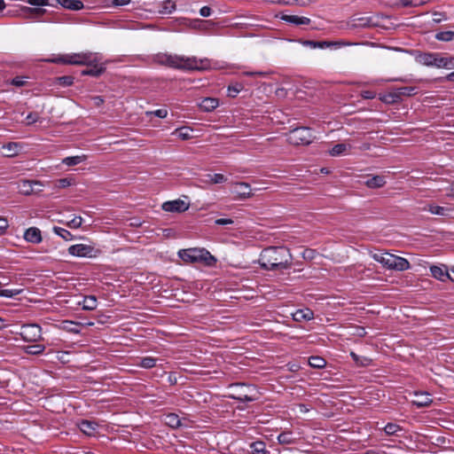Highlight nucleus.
<instances>
[{
    "label": "nucleus",
    "mask_w": 454,
    "mask_h": 454,
    "mask_svg": "<svg viewBox=\"0 0 454 454\" xmlns=\"http://www.w3.org/2000/svg\"><path fill=\"white\" fill-rule=\"evenodd\" d=\"M153 61L159 65L183 71H201L209 67V62L207 59L176 54L158 53L153 57Z\"/></svg>",
    "instance_id": "1"
},
{
    "label": "nucleus",
    "mask_w": 454,
    "mask_h": 454,
    "mask_svg": "<svg viewBox=\"0 0 454 454\" xmlns=\"http://www.w3.org/2000/svg\"><path fill=\"white\" fill-rule=\"evenodd\" d=\"M292 254L286 247H270L262 250L259 262L265 270L287 269L292 264Z\"/></svg>",
    "instance_id": "2"
},
{
    "label": "nucleus",
    "mask_w": 454,
    "mask_h": 454,
    "mask_svg": "<svg viewBox=\"0 0 454 454\" xmlns=\"http://www.w3.org/2000/svg\"><path fill=\"white\" fill-rule=\"evenodd\" d=\"M44 61L55 64L83 66L91 65L95 61V56L91 52L61 54L45 59Z\"/></svg>",
    "instance_id": "3"
},
{
    "label": "nucleus",
    "mask_w": 454,
    "mask_h": 454,
    "mask_svg": "<svg viewBox=\"0 0 454 454\" xmlns=\"http://www.w3.org/2000/svg\"><path fill=\"white\" fill-rule=\"evenodd\" d=\"M178 256L185 262H202L205 265L211 266L215 262V258L204 248H188L181 249Z\"/></svg>",
    "instance_id": "4"
},
{
    "label": "nucleus",
    "mask_w": 454,
    "mask_h": 454,
    "mask_svg": "<svg viewBox=\"0 0 454 454\" xmlns=\"http://www.w3.org/2000/svg\"><path fill=\"white\" fill-rule=\"evenodd\" d=\"M286 136L287 142L294 145H308L315 138L310 129L306 127L294 129Z\"/></svg>",
    "instance_id": "5"
},
{
    "label": "nucleus",
    "mask_w": 454,
    "mask_h": 454,
    "mask_svg": "<svg viewBox=\"0 0 454 454\" xmlns=\"http://www.w3.org/2000/svg\"><path fill=\"white\" fill-rule=\"evenodd\" d=\"M237 393L231 395V398L242 401V402H253L256 401L260 397V392L253 386H246L244 384H237Z\"/></svg>",
    "instance_id": "6"
},
{
    "label": "nucleus",
    "mask_w": 454,
    "mask_h": 454,
    "mask_svg": "<svg viewBox=\"0 0 454 454\" xmlns=\"http://www.w3.org/2000/svg\"><path fill=\"white\" fill-rule=\"evenodd\" d=\"M191 205L188 197L184 196L183 199L179 198L173 200H168L161 205L162 210L172 214H180L185 212Z\"/></svg>",
    "instance_id": "7"
},
{
    "label": "nucleus",
    "mask_w": 454,
    "mask_h": 454,
    "mask_svg": "<svg viewBox=\"0 0 454 454\" xmlns=\"http://www.w3.org/2000/svg\"><path fill=\"white\" fill-rule=\"evenodd\" d=\"M21 338L27 342H35L42 338V329L36 324L23 325L20 333Z\"/></svg>",
    "instance_id": "8"
},
{
    "label": "nucleus",
    "mask_w": 454,
    "mask_h": 454,
    "mask_svg": "<svg viewBox=\"0 0 454 454\" xmlns=\"http://www.w3.org/2000/svg\"><path fill=\"white\" fill-rule=\"evenodd\" d=\"M383 267L388 270L403 271L410 268V262L405 258L388 253Z\"/></svg>",
    "instance_id": "9"
},
{
    "label": "nucleus",
    "mask_w": 454,
    "mask_h": 454,
    "mask_svg": "<svg viewBox=\"0 0 454 454\" xmlns=\"http://www.w3.org/2000/svg\"><path fill=\"white\" fill-rule=\"evenodd\" d=\"M441 54L435 52H421L419 53L415 59L416 61L426 67H434L439 68Z\"/></svg>",
    "instance_id": "10"
},
{
    "label": "nucleus",
    "mask_w": 454,
    "mask_h": 454,
    "mask_svg": "<svg viewBox=\"0 0 454 454\" xmlns=\"http://www.w3.org/2000/svg\"><path fill=\"white\" fill-rule=\"evenodd\" d=\"M35 186L43 187V184L37 180H21L18 183V191L22 195H31L32 193H38L43 189H35Z\"/></svg>",
    "instance_id": "11"
},
{
    "label": "nucleus",
    "mask_w": 454,
    "mask_h": 454,
    "mask_svg": "<svg viewBox=\"0 0 454 454\" xmlns=\"http://www.w3.org/2000/svg\"><path fill=\"white\" fill-rule=\"evenodd\" d=\"M352 26L359 27H375L378 25L375 16L354 15L351 18Z\"/></svg>",
    "instance_id": "12"
},
{
    "label": "nucleus",
    "mask_w": 454,
    "mask_h": 454,
    "mask_svg": "<svg viewBox=\"0 0 454 454\" xmlns=\"http://www.w3.org/2000/svg\"><path fill=\"white\" fill-rule=\"evenodd\" d=\"M430 271L432 276L438 280L444 282L447 279H451L452 281H454V279L451 278V277L450 276L445 266H431Z\"/></svg>",
    "instance_id": "13"
},
{
    "label": "nucleus",
    "mask_w": 454,
    "mask_h": 454,
    "mask_svg": "<svg viewBox=\"0 0 454 454\" xmlns=\"http://www.w3.org/2000/svg\"><path fill=\"white\" fill-rule=\"evenodd\" d=\"M412 403L419 408L428 406L432 403L430 395L427 392H416Z\"/></svg>",
    "instance_id": "14"
},
{
    "label": "nucleus",
    "mask_w": 454,
    "mask_h": 454,
    "mask_svg": "<svg viewBox=\"0 0 454 454\" xmlns=\"http://www.w3.org/2000/svg\"><path fill=\"white\" fill-rule=\"evenodd\" d=\"M234 192L240 199H247L252 196L251 187L247 183H237Z\"/></svg>",
    "instance_id": "15"
},
{
    "label": "nucleus",
    "mask_w": 454,
    "mask_h": 454,
    "mask_svg": "<svg viewBox=\"0 0 454 454\" xmlns=\"http://www.w3.org/2000/svg\"><path fill=\"white\" fill-rule=\"evenodd\" d=\"M281 19L288 23H292L296 26L309 25L311 22L309 18L298 15H283Z\"/></svg>",
    "instance_id": "16"
},
{
    "label": "nucleus",
    "mask_w": 454,
    "mask_h": 454,
    "mask_svg": "<svg viewBox=\"0 0 454 454\" xmlns=\"http://www.w3.org/2000/svg\"><path fill=\"white\" fill-rule=\"evenodd\" d=\"M351 148H352V145L350 144L340 143V144L335 145L329 151V154L333 157L348 154V152L351 150Z\"/></svg>",
    "instance_id": "17"
},
{
    "label": "nucleus",
    "mask_w": 454,
    "mask_h": 454,
    "mask_svg": "<svg viewBox=\"0 0 454 454\" xmlns=\"http://www.w3.org/2000/svg\"><path fill=\"white\" fill-rule=\"evenodd\" d=\"M20 10L25 14V18L27 19H37L46 12L45 9L32 8L28 6H22Z\"/></svg>",
    "instance_id": "18"
},
{
    "label": "nucleus",
    "mask_w": 454,
    "mask_h": 454,
    "mask_svg": "<svg viewBox=\"0 0 454 454\" xmlns=\"http://www.w3.org/2000/svg\"><path fill=\"white\" fill-rule=\"evenodd\" d=\"M24 239L31 243H39L42 241V236L39 229H26L23 232Z\"/></svg>",
    "instance_id": "19"
},
{
    "label": "nucleus",
    "mask_w": 454,
    "mask_h": 454,
    "mask_svg": "<svg viewBox=\"0 0 454 454\" xmlns=\"http://www.w3.org/2000/svg\"><path fill=\"white\" fill-rule=\"evenodd\" d=\"M293 319L297 322L308 321L313 318V311L309 309H297L292 314Z\"/></svg>",
    "instance_id": "20"
},
{
    "label": "nucleus",
    "mask_w": 454,
    "mask_h": 454,
    "mask_svg": "<svg viewBox=\"0 0 454 454\" xmlns=\"http://www.w3.org/2000/svg\"><path fill=\"white\" fill-rule=\"evenodd\" d=\"M69 253L75 256H86L91 251V247L86 245L78 244L71 246L68 249Z\"/></svg>",
    "instance_id": "21"
},
{
    "label": "nucleus",
    "mask_w": 454,
    "mask_h": 454,
    "mask_svg": "<svg viewBox=\"0 0 454 454\" xmlns=\"http://www.w3.org/2000/svg\"><path fill=\"white\" fill-rule=\"evenodd\" d=\"M199 106L203 111L211 112L219 106V101L215 98H205Z\"/></svg>",
    "instance_id": "22"
},
{
    "label": "nucleus",
    "mask_w": 454,
    "mask_h": 454,
    "mask_svg": "<svg viewBox=\"0 0 454 454\" xmlns=\"http://www.w3.org/2000/svg\"><path fill=\"white\" fill-rule=\"evenodd\" d=\"M59 4L66 9L79 11L83 8V4L80 0H56Z\"/></svg>",
    "instance_id": "23"
},
{
    "label": "nucleus",
    "mask_w": 454,
    "mask_h": 454,
    "mask_svg": "<svg viewBox=\"0 0 454 454\" xmlns=\"http://www.w3.org/2000/svg\"><path fill=\"white\" fill-rule=\"evenodd\" d=\"M386 184V180L383 176H373L365 181V185L371 189L383 187Z\"/></svg>",
    "instance_id": "24"
},
{
    "label": "nucleus",
    "mask_w": 454,
    "mask_h": 454,
    "mask_svg": "<svg viewBox=\"0 0 454 454\" xmlns=\"http://www.w3.org/2000/svg\"><path fill=\"white\" fill-rule=\"evenodd\" d=\"M78 304L82 307L84 310H94L97 308L98 301L94 295L85 296L82 301H78Z\"/></svg>",
    "instance_id": "25"
},
{
    "label": "nucleus",
    "mask_w": 454,
    "mask_h": 454,
    "mask_svg": "<svg viewBox=\"0 0 454 454\" xmlns=\"http://www.w3.org/2000/svg\"><path fill=\"white\" fill-rule=\"evenodd\" d=\"M227 181V178L223 174H207L202 182L206 184H223Z\"/></svg>",
    "instance_id": "26"
},
{
    "label": "nucleus",
    "mask_w": 454,
    "mask_h": 454,
    "mask_svg": "<svg viewBox=\"0 0 454 454\" xmlns=\"http://www.w3.org/2000/svg\"><path fill=\"white\" fill-rule=\"evenodd\" d=\"M87 160V156L85 154L76 155V156H69L66 157L62 160V163L67 166H75L78 165Z\"/></svg>",
    "instance_id": "27"
},
{
    "label": "nucleus",
    "mask_w": 454,
    "mask_h": 454,
    "mask_svg": "<svg viewBox=\"0 0 454 454\" xmlns=\"http://www.w3.org/2000/svg\"><path fill=\"white\" fill-rule=\"evenodd\" d=\"M165 424L172 428H178L183 426L180 418L174 413L168 414L165 417Z\"/></svg>",
    "instance_id": "28"
},
{
    "label": "nucleus",
    "mask_w": 454,
    "mask_h": 454,
    "mask_svg": "<svg viewBox=\"0 0 454 454\" xmlns=\"http://www.w3.org/2000/svg\"><path fill=\"white\" fill-rule=\"evenodd\" d=\"M21 148L20 145L18 143H8L3 146V150L4 151V154L8 157H12L16 155L20 149Z\"/></svg>",
    "instance_id": "29"
},
{
    "label": "nucleus",
    "mask_w": 454,
    "mask_h": 454,
    "mask_svg": "<svg viewBox=\"0 0 454 454\" xmlns=\"http://www.w3.org/2000/svg\"><path fill=\"white\" fill-rule=\"evenodd\" d=\"M176 10V4L173 0H164L160 4L159 12L160 14H170Z\"/></svg>",
    "instance_id": "30"
},
{
    "label": "nucleus",
    "mask_w": 454,
    "mask_h": 454,
    "mask_svg": "<svg viewBox=\"0 0 454 454\" xmlns=\"http://www.w3.org/2000/svg\"><path fill=\"white\" fill-rule=\"evenodd\" d=\"M379 98L386 104H395L399 102L398 95L396 93V90H394L391 92H388L387 94H380Z\"/></svg>",
    "instance_id": "31"
},
{
    "label": "nucleus",
    "mask_w": 454,
    "mask_h": 454,
    "mask_svg": "<svg viewBox=\"0 0 454 454\" xmlns=\"http://www.w3.org/2000/svg\"><path fill=\"white\" fill-rule=\"evenodd\" d=\"M79 428L83 434L91 435L96 430V424L88 420H82L79 424Z\"/></svg>",
    "instance_id": "32"
},
{
    "label": "nucleus",
    "mask_w": 454,
    "mask_h": 454,
    "mask_svg": "<svg viewBox=\"0 0 454 454\" xmlns=\"http://www.w3.org/2000/svg\"><path fill=\"white\" fill-rule=\"evenodd\" d=\"M278 441L281 444H292L295 442V438L292 432L285 431L278 434Z\"/></svg>",
    "instance_id": "33"
},
{
    "label": "nucleus",
    "mask_w": 454,
    "mask_h": 454,
    "mask_svg": "<svg viewBox=\"0 0 454 454\" xmlns=\"http://www.w3.org/2000/svg\"><path fill=\"white\" fill-rule=\"evenodd\" d=\"M395 90L399 100H402L403 97H410L417 93L415 87H400L395 89Z\"/></svg>",
    "instance_id": "34"
},
{
    "label": "nucleus",
    "mask_w": 454,
    "mask_h": 454,
    "mask_svg": "<svg viewBox=\"0 0 454 454\" xmlns=\"http://www.w3.org/2000/svg\"><path fill=\"white\" fill-rule=\"evenodd\" d=\"M426 210L430 212L433 215H447L448 212L450 211L449 208L440 207L437 205H428L427 207H425Z\"/></svg>",
    "instance_id": "35"
},
{
    "label": "nucleus",
    "mask_w": 454,
    "mask_h": 454,
    "mask_svg": "<svg viewBox=\"0 0 454 454\" xmlns=\"http://www.w3.org/2000/svg\"><path fill=\"white\" fill-rule=\"evenodd\" d=\"M24 350L27 354L29 355H40L43 354L45 350V346L41 344L30 345L25 347Z\"/></svg>",
    "instance_id": "36"
},
{
    "label": "nucleus",
    "mask_w": 454,
    "mask_h": 454,
    "mask_svg": "<svg viewBox=\"0 0 454 454\" xmlns=\"http://www.w3.org/2000/svg\"><path fill=\"white\" fill-rule=\"evenodd\" d=\"M309 364L313 368L321 369L325 366L326 362L321 356H310L309 358Z\"/></svg>",
    "instance_id": "37"
},
{
    "label": "nucleus",
    "mask_w": 454,
    "mask_h": 454,
    "mask_svg": "<svg viewBox=\"0 0 454 454\" xmlns=\"http://www.w3.org/2000/svg\"><path fill=\"white\" fill-rule=\"evenodd\" d=\"M435 39L442 42L454 41V31H442L435 35Z\"/></svg>",
    "instance_id": "38"
},
{
    "label": "nucleus",
    "mask_w": 454,
    "mask_h": 454,
    "mask_svg": "<svg viewBox=\"0 0 454 454\" xmlns=\"http://www.w3.org/2000/svg\"><path fill=\"white\" fill-rule=\"evenodd\" d=\"M439 68L454 69V57H442L441 55Z\"/></svg>",
    "instance_id": "39"
},
{
    "label": "nucleus",
    "mask_w": 454,
    "mask_h": 454,
    "mask_svg": "<svg viewBox=\"0 0 454 454\" xmlns=\"http://www.w3.org/2000/svg\"><path fill=\"white\" fill-rule=\"evenodd\" d=\"M104 71H105V68L102 67H94L92 68H88V69L82 70V74L98 77L101 74H103Z\"/></svg>",
    "instance_id": "40"
},
{
    "label": "nucleus",
    "mask_w": 454,
    "mask_h": 454,
    "mask_svg": "<svg viewBox=\"0 0 454 454\" xmlns=\"http://www.w3.org/2000/svg\"><path fill=\"white\" fill-rule=\"evenodd\" d=\"M387 252H382V251H377V252H371L370 254L372 256V258L380 262V264H382L384 266L385 264V261H386V258H387Z\"/></svg>",
    "instance_id": "41"
},
{
    "label": "nucleus",
    "mask_w": 454,
    "mask_h": 454,
    "mask_svg": "<svg viewBox=\"0 0 454 454\" xmlns=\"http://www.w3.org/2000/svg\"><path fill=\"white\" fill-rule=\"evenodd\" d=\"M253 454H264L266 452L265 443L262 442H255L251 444Z\"/></svg>",
    "instance_id": "42"
},
{
    "label": "nucleus",
    "mask_w": 454,
    "mask_h": 454,
    "mask_svg": "<svg viewBox=\"0 0 454 454\" xmlns=\"http://www.w3.org/2000/svg\"><path fill=\"white\" fill-rule=\"evenodd\" d=\"M156 359L151 356H146L141 359L140 366L143 368L150 369L155 366Z\"/></svg>",
    "instance_id": "43"
},
{
    "label": "nucleus",
    "mask_w": 454,
    "mask_h": 454,
    "mask_svg": "<svg viewBox=\"0 0 454 454\" xmlns=\"http://www.w3.org/2000/svg\"><path fill=\"white\" fill-rule=\"evenodd\" d=\"M56 81L59 85L63 87H68L74 83V77L70 75H65L56 78Z\"/></svg>",
    "instance_id": "44"
},
{
    "label": "nucleus",
    "mask_w": 454,
    "mask_h": 454,
    "mask_svg": "<svg viewBox=\"0 0 454 454\" xmlns=\"http://www.w3.org/2000/svg\"><path fill=\"white\" fill-rule=\"evenodd\" d=\"M21 292V289H0V297L12 298L20 294Z\"/></svg>",
    "instance_id": "45"
},
{
    "label": "nucleus",
    "mask_w": 454,
    "mask_h": 454,
    "mask_svg": "<svg viewBox=\"0 0 454 454\" xmlns=\"http://www.w3.org/2000/svg\"><path fill=\"white\" fill-rule=\"evenodd\" d=\"M265 2L272 4L280 5H297L298 0H264Z\"/></svg>",
    "instance_id": "46"
},
{
    "label": "nucleus",
    "mask_w": 454,
    "mask_h": 454,
    "mask_svg": "<svg viewBox=\"0 0 454 454\" xmlns=\"http://www.w3.org/2000/svg\"><path fill=\"white\" fill-rule=\"evenodd\" d=\"M399 429V426L394 423H387L384 427L385 433L389 435L395 434Z\"/></svg>",
    "instance_id": "47"
},
{
    "label": "nucleus",
    "mask_w": 454,
    "mask_h": 454,
    "mask_svg": "<svg viewBox=\"0 0 454 454\" xmlns=\"http://www.w3.org/2000/svg\"><path fill=\"white\" fill-rule=\"evenodd\" d=\"M79 324H76L73 321H64L63 322V327L65 329H67V331L71 332V333H79V329L75 328V327H73V325H75L77 326Z\"/></svg>",
    "instance_id": "48"
},
{
    "label": "nucleus",
    "mask_w": 454,
    "mask_h": 454,
    "mask_svg": "<svg viewBox=\"0 0 454 454\" xmlns=\"http://www.w3.org/2000/svg\"><path fill=\"white\" fill-rule=\"evenodd\" d=\"M54 231L56 232V234L62 237L66 240L72 239V235L67 229H54Z\"/></svg>",
    "instance_id": "49"
},
{
    "label": "nucleus",
    "mask_w": 454,
    "mask_h": 454,
    "mask_svg": "<svg viewBox=\"0 0 454 454\" xmlns=\"http://www.w3.org/2000/svg\"><path fill=\"white\" fill-rule=\"evenodd\" d=\"M24 1L30 5L38 6L39 8L43 7V6L49 5V0H24Z\"/></svg>",
    "instance_id": "50"
},
{
    "label": "nucleus",
    "mask_w": 454,
    "mask_h": 454,
    "mask_svg": "<svg viewBox=\"0 0 454 454\" xmlns=\"http://www.w3.org/2000/svg\"><path fill=\"white\" fill-rule=\"evenodd\" d=\"M213 223L216 225H227L233 224L235 222L231 218H215L213 220Z\"/></svg>",
    "instance_id": "51"
},
{
    "label": "nucleus",
    "mask_w": 454,
    "mask_h": 454,
    "mask_svg": "<svg viewBox=\"0 0 454 454\" xmlns=\"http://www.w3.org/2000/svg\"><path fill=\"white\" fill-rule=\"evenodd\" d=\"M82 223V218L81 216H74L70 221H68L67 223V225H69L70 227H74V228L81 227Z\"/></svg>",
    "instance_id": "52"
},
{
    "label": "nucleus",
    "mask_w": 454,
    "mask_h": 454,
    "mask_svg": "<svg viewBox=\"0 0 454 454\" xmlns=\"http://www.w3.org/2000/svg\"><path fill=\"white\" fill-rule=\"evenodd\" d=\"M73 178H61L58 180V187L59 188H66L73 184Z\"/></svg>",
    "instance_id": "53"
},
{
    "label": "nucleus",
    "mask_w": 454,
    "mask_h": 454,
    "mask_svg": "<svg viewBox=\"0 0 454 454\" xmlns=\"http://www.w3.org/2000/svg\"><path fill=\"white\" fill-rule=\"evenodd\" d=\"M150 114H153L159 118H166L168 115V110L166 108L157 109L155 111L150 112Z\"/></svg>",
    "instance_id": "54"
},
{
    "label": "nucleus",
    "mask_w": 454,
    "mask_h": 454,
    "mask_svg": "<svg viewBox=\"0 0 454 454\" xmlns=\"http://www.w3.org/2000/svg\"><path fill=\"white\" fill-rule=\"evenodd\" d=\"M11 84L16 87H22L26 84L24 77L17 76L11 81Z\"/></svg>",
    "instance_id": "55"
},
{
    "label": "nucleus",
    "mask_w": 454,
    "mask_h": 454,
    "mask_svg": "<svg viewBox=\"0 0 454 454\" xmlns=\"http://www.w3.org/2000/svg\"><path fill=\"white\" fill-rule=\"evenodd\" d=\"M38 119H39V116L35 113H30L26 118L27 124H33V123L36 122L38 121Z\"/></svg>",
    "instance_id": "56"
},
{
    "label": "nucleus",
    "mask_w": 454,
    "mask_h": 454,
    "mask_svg": "<svg viewBox=\"0 0 454 454\" xmlns=\"http://www.w3.org/2000/svg\"><path fill=\"white\" fill-rule=\"evenodd\" d=\"M90 100L93 102L94 106H100L104 104L105 100L100 96H94L90 98Z\"/></svg>",
    "instance_id": "57"
},
{
    "label": "nucleus",
    "mask_w": 454,
    "mask_h": 454,
    "mask_svg": "<svg viewBox=\"0 0 454 454\" xmlns=\"http://www.w3.org/2000/svg\"><path fill=\"white\" fill-rule=\"evenodd\" d=\"M301 43L303 46L309 47L311 49L317 48V41L304 40V41H301Z\"/></svg>",
    "instance_id": "58"
},
{
    "label": "nucleus",
    "mask_w": 454,
    "mask_h": 454,
    "mask_svg": "<svg viewBox=\"0 0 454 454\" xmlns=\"http://www.w3.org/2000/svg\"><path fill=\"white\" fill-rule=\"evenodd\" d=\"M176 133L177 134V136H178L180 138H182V139H184V140L188 139V138H190V137H191V136H190L189 131H188V130L184 131V129H176Z\"/></svg>",
    "instance_id": "59"
},
{
    "label": "nucleus",
    "mask_w": 454,
    "mask_h": 454,
    "mask_svg": "<svg viewBox=\"0 0 454 454\" xmlns=\"http://www.w3.org/2000/svg\"><path fill=\"white\" fill-rule=\"evenodd\" d=\"M131 0H113L112 5L114 7L124 6L130 4Z\"/></svg>",
    "instance_id": "60"
},
{
    "label": "nucleus",
    "mask_w": 454,
    "mask_h": 454,
    "mask_svg": "<svg viewBox=\"0 0 454 454\" xmlns=\"http://www.w3.org/2000/svg\"><path fill=\"white\" fill-rule=\"evenodd\" d=\"M240 91V89L238 88V87H231V86H229L228 87V96L229 97H231V98H234L236 97V95Z\"/></svg>",
    "instance_id": "61"
},
{
    "label": "nucleus",
    "mask_w": 454,
    "mask_h": 454,
    "mask_svg": "<svg viewBox=\"0 0 454 454\" xmlns=\"http://www.w3.org/2000/svg\"><path fill=\"white\" fill-rule=\"evenodd\" d=\"M361 96L365 99H372L376 97L375 92L370 90L362 91Z\"/></svg>",
    "instance_id": "62"
},
{
    "label": "nucleus",
    "mask_w": 454,
    "mask_h": 454,
    "mask_svg": "<svg viewBox=\"0 0 454 454\" xmlns=\"http://www.w3.org/2000/svg\"><path fill=\"white\" fill-rule=\"evenodd\" d=\"M200 14L202 16V17H208L211 15V9L210 7L208 6H203L202 8H200Z\"/></svg>",
    "instance_id": "63"
},
{
    "label": "nucleus",
    "mask_w": 454,
    "mask_h": 454,
    "mask_svg": "<svg viewBox=\"0 0 454 454\" xmlns=\"http://www.w3.org/2000/svg\"><path fill=\"white\" fill-rule=\"evenodd\" d=\"M394 4L397 7H408L410 6L409 0H395Z\"/></svg>",
    "instance_id": "64"
}]
</instances>
